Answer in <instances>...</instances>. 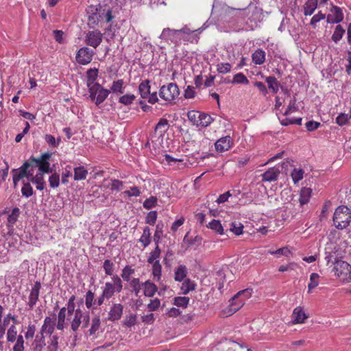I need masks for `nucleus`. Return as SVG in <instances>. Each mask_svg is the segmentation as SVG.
<instances>
[{
	"instance_id": "obj_1",
	"label": "nucleus",
	"mask_w": 351,
	"mask_h": 351,
	"mask_svg": "<svg viewBox=\"0 0 351 351\" xmlns=\"http://www.w3.org/2000/svg\"><path fill=\"white\" fill-rule=\"evenodd\" d=\"M87 16V25L91 29L98 27L104 19L107 23L112 19V10L110 8L106 9L100 3L95 5H89L86 8Z\"/></svg>"
},
{
	"instance_id": "obj_2",
	"label": "nucleus",
	"mask_w": 351,
	"mask_h": 351,
	"mask_svg": "<svg viewBox=\"0 0 351 351\" xmlns=\"http://www.w3.org/2000/svg\"><path fill=\"white\" fill-rule=\"evenodd\" d=\"M351 212L346 206H339L335 211L333 222L335 227L343 230L348 227L350 223Z\"/></svg>"
},
{
	"instance_id": "obj_3",
	"label": "nucleus",
	"mask_w": 351,
	"mask_h": 351,
	"mask_svg": "<svg viewBox=\"0 0 351 351\" xmlns=\"http://www.w3.org/2000/svg\"><path fill=\"white\" fill-rule=\"evenodd\" d=\"M112 282H107L103 288V296L108 300L111 298L114 293H121L123 290V282L119 276L113 275L112 276Z\"/></svg>"
},
{
	"instance_id": "obj_4",
	"label": "nucleus",
	"mask_w": 351,
	"mask_h": 351,
	"mask_svg": "<svg viewBox=\"0 0 351 351\" xmlns=\"http://www.w3.org/2000/svg\"><path fill=\"white\" fill-rule=\"evenodd\" d=\"M334 270L335 274L343 282L351 281V265L347 262L337 261L335 263Z\"/></svg>"
},
{
	"instance_id": "obj_5",
	"label": "nucleus",
	"mask_w": 351,
	"mask_h": 351,
	"mask_svg": "<svg viewBox=\"0 0 351 351\" xmlns=\"http://www.w3.org/2000/svg\"><path fill=\"white\" fill-rule=\"evenodd\" d=\"M180 90L175 83L162 86L159 90V96L167 101H171L178 97Z\"/></svg>"
},
{
	"instance_id": "obj_6",
	"label": "nucleus",
	"mask_w": 351,
	"mask_h": 351,
	"mask_svg": "<svg viewBox=\"0 0 351 351\" xmlns=\"http://www.w3.org/2000/svg\"><path fill=\"white\" fill-rule=\"evenodd\" d=\"M160 38L165 40L166 42L170 41L176 45H180L181 43L182 40H183L184 41L189 40V39H186L184 37L181 38L178 29H170L169 27H166L163 29L160 36Z\"/></svg>"
},
{
	"instance_id": "obj_7",
	"label": "nucleus",
	"mask_w": 351,
	"mask_h": 351,
	"mask_svg": "<svg viewBox=\"0 0 351 351\" xmlns=\"http://www.w3.org/2000/svg\"><path fill=\"white\" fill-rule=\"evenodd\" d=\"M150 85L149 80L143 81L138 86V91L142 98H148V102L155 104L158 101L156 92L150 93Z\"/></svg>"
},
{
	"instance_id": "obj_8",
	"label": "nucleus",
	"mask_w": 351,
	"mask_h": 351,
	"mask_svg": "<svg viewBox=\"0 0 351 351\" xmlns=\"http://www.w3.org/2000/svg\"><path fill=\"white\" fill-rule=\"evenodd\" d=\"M103 34L98 29L88 31L85 36V43L87 45L96 49L102 42Z\"/></svg>"
},
{
	"instance_id": "obj_9",
	"label": "nucleus",
	"mask_w": 351,
	"mask_h": 351,
	"mask_svg": "<svg viewBox=\"0 0 351 351\" xmlns=\"http://www.w3.org/2000/svg\"><path fill=\"white\" fill-rule=\"evenodd\" d=\"M94 51L88 47H84L80 48L76 55L77 62L82 65L87 64L92 61Z\"/></svg>"
},
{
	"instance_id": "obj_10",
	"label": "nucleus",
	"mask_w": 351,
	"mask_h": 351,
	"mask_svg": "<svg viewBox=\"0 0 351 351\" xmlns=\"http://www.w3.org/2000/svg\"><path fill=\"white\" fill-rule=\"evenodd\" d=\"M232 145V138L230 136L221 137L215 143V148L217 152H224L230 149Z\"/></svg>"
},
{
	"instance_id": "obj_11",
	"label": "nucleus",
	"mask_w": 351,
	"mask_h": 351,
	"mask_svg": "<svg viewBox=\"0 0 351 351\" xmlns=\"http://www.w3.org/2000/svg\"><path fill=\"white\" fill-rule=\"evenodd\" d=\"M31 160L34 167L38 168V172L43 174L49 173L52 171V169L50 168V163L48 161H40L36 160V158L32 156Z\"/></svg>"
},
{
	"instance_id": "obj_12",
	"label": "nucleus",
	"mask_w": 351,
	"mask_h": 351,
	"mask_svg": "<svg viewBox=\"0 0 351 351\" xmlns=\"http://www.w3.org/2000/svg\"><path fill=\"white\" fill-rule=\"evenodd\" d=\"M280 170L278 167H271L262 174V181L263 182H274L278 180L280 175Z\"/></svg>"
},
{
	"instance_id": "obj_13",
	"label": "nucleus",
	"mask_w": 351,
	"mask_h": 351,
	"mask_svg": "<svg viewBox=\"0 0 351 351\" xmlns=\"http://www.w3.org/2000/svg\"><path fill=\"white\" fill-rule=\"evenodd\" d=\"M123 306L121 304H114L109 311L108 319L111 321L119 320L123 314Z\"/></svg>"
},
{
	"instance_id": "obj_14",
	"label": "nucleus",
	"mask_w": 351,
	"mask_h": 351,
	"mask_svg": "<svg viewBox=\"0 0 351 351\" xmlns=\"http://www.w3.org/2000/svg\"><path fill=\"white\" fill-rule=\"evenodd\" d=\"M30 167H34L31 159L23 163V165L18 169L17 173L20 175L22 178L25 177L29 181V179L32 176V172H30L31 171H29Z\"/></svg>"
},
{
	"instance_id": "obj_15",
	"label": "nucleus",
	"mask_w": 351,
	"mask_h": 351,
	"mask_svg": "<svg viewBox=\"0 0 351 351\" xmlns=\"http://www.w3.org/2000/svg\"><path fill=\"white\" fill-rule=\"evenodd\" d=\"M331 12H333L334 18L332 20H330V15H328L327 17V22L330 23H339L343 19V14L340 8L333 5Z\"/></svg>"
},
{
	"instance_id": "obj_16",
	"label": "nucleus",
	"mask_w": 351,
	"mask_h": 351,
	"mask_svg": "<svg viewBox=\"0 0 351 351\" xmlns=\"http://www.w3.org/2000/svg\"><path fill=\"white\" fill-rule=\"evenodd\" d=\"M293 324H302L307 319V315L300 307H296L292 315Z\"/></svg>"
},
{
	"instance_id": "obj_17",
	"label": "nucleus",
	"mask_w": 351,
	"mask_h": 351,
	"mask_svg": "<svg viewBox=\"0 0 351 351\" xmlns=\"http://www.w3.org/2000/svg\"><path fill=\"white\" fill-rule=\"evenodd\" d=\"M29 182L36 184V189L39 191H43L45 186V182L44 180V174L38 172L35 176L32 174L29 179Z\"/></svg>"
},
{
	"instance_id": "obj_18",
	"label": "nucleus",
	"mask_w": 351,
	"mask_h": 351,
	"mask_svg": "<svg viewBox=\"0 0 351 351\" xmlns=\"http://www.w3.org/2000/svg\"><path fill=\"white\" fill-rule=\"evenodd\" d=\"M206 28V23H204L201 27L196 29H191L188 25H184L182 29H178V33L181 38L184 37L186 39H189L186 36H189L191 34H195L196 32H198L200 34L204 29Z\"/></svg>"
},
{
	"instance_id": "obj_19",
	"label": "nucleus",
	"mask_w": 351,
	"mask_h": 351,
	"mask_svg": "<svg viewBox=\"0 0 351 351\" xmlns=\"http://www.w3.org/2000/svg\"><path fill=\"white\" fill-rule=\"evenodd\" d=\"M83 318V311L80 308L75 311L74 317L71 322V327L73 331L75 332L78 330Z\"/></svg>"
},
{
	"instance_id": "obj_20",
	"label": "nucleus",
	"mask_w": 351,
	"mask_h": 351,
	"mask_svg": "<svg viewBox=\"0 0 351 351\" xmlns=\"http://www.w3.org/2000/svg\"><path fill=\"white\" fill-rule=\"evenodd\" d=\"M46 346L45 338L43 334L38 333L34 342L32 343L33 349L34 351H42L43 348Z\"/></svg>"
},
{
	"instance_id": "obj_21",
	"label": "nucleus",
	"mask_w": 351,
	"mask_h": 351,
	"mask_svg": "<svg viewBox=\"0 0 351 351\" xmlns=\"http://www.w3.org/2000/svg\"><path fill=\"white\" fill-rule=\"evenodd\" d=\"M318 0H307L304 5V14L311 16L317 7Z\"/></svg>"
},
{
	"instance_id": "obj_22",
	"label": "nucleus",
	"mask_w": 351,
	"mask_h": 351,
	"mask_svg": "<svg viewBox=\"0 0 351 351\" xmlns=\"http://www.w3.org/2000/svg\"><path fill=\"white\" fill-rule=\"evenodd\" d=\"M252 59L255 64H262L265 60V52L261 49H258L252 53Z\"/></svg>"
},
{
	"instance_id": "obj_23",
	"label": "nucleus",
	"mask_w": 351,
	"mask_h": 351,
	"mask_svg": "<svg viewBox=\"0 0 351 351\" xmlns=\"http://www.w3.org/2000/svg\"><path fill=\"white\" fill-rule=\"evenodd\" d=\"M187 275V269L185 265H180L175 269L174 279L176 281H184Z\"/></svg>"
},
{
	"instance_id": "obj_24",
	"label": "nucleus",
	"mask_w": 351,
	"mask_h": 351,
	"mask_svg": "<svg viewBox=\"0 0 351 351\" xmlns=\"http://www.w3.org/2000/svg\"><path fill=\"white\" fill-rule=\"evenodd\" d=\"M312 189L310 188L303 187L300 191V204L301 206H303L307 204L309 201V199L311 196Z\"/></svg>"
},
{
	"instance_id": "obj_25",
	"label": "nucleus",
	"mask_w": 351,
	"mask_h": 351,
	"mask_svg": "<svg viewBox=\"0 0 351 351\" xmlns=\"http://www.w3.org/2000/svg\"><path fill=\"white\" fill-rule=\"evenodd\" d=\"M138 241L142 244L143 247H147L151 243V232L148 226L143 228V232Z\"/></svg>"
},
{
	"instance_id": "obj_26",
	"label": "nucleus",
	"mask_w": 351,
	"mask_h": 351,
	"mask_svg": "<svg viewBox=\"0 0 351 351\" xmlns=\"http://www.w3.org/2000/svg\"><path fill=\"white\" fill-rule=\"evenodd\" d=\"M142 286L144 289V295L147 297H152L157 291L156 285L149 281H146Z\"/></svg>"
},
{
	"instance_id": "obj_27",
	"label": "nucleus",
	"mask_w": 351,
	"mask_h": 351,
	"mask_svg": "<svg viewBox=\"0 0 351 351\" xmlns=\"http://www.w3.org/2000/svg\"><path fill=\"white\" fill-rule=\"evenodd\" d=\"M10 319H12V321L16 324L17 323L16 318L12 315L11 313H8L3 319V324H0V339H2L5 335L6 326L10 323Z\"/></svg>"
},
{
	"instance_id": "obj_28",
	"label": "nucleus",
	"mask_w": 351,
	"mask_h": 351,
	"mask_svg": "<svg viewBox=\"0 0 351 351\" xmlns=\"http://www.w3.org/2000/svg\"><path fill=\"white\" fill-rule=\"evenodd\" d=\"M98 69L96 68L90 69L86 71L87 82L86 86L98 84L95 80L98 76Z\"/></svg>"
},
{
	"instance_id": "obj_29",
	"label": "nucleus",
	"mask_w": 351,
	"mask_h": 351,
	"mask_svg": "<svg viewBox=\"0 0 351 351\" xmlns=\"http://www.w3.org/2000/svg\"><path fill=\"white\" fill-rule=\"evenodd\" d=\"M88 175V171L83 166L74 168V180H85Z\"/></svg>"
},
{
	"instance_id": "obj_30",
	"label": "nucleus",
	"mask_w": 351,
	"mask_h": 351,
	"mask_svg": "<svg viewBox=\"0 0 351 351\" xmlns=\"http://www.w3.org/2000/svg\"><path fill=\"white\" fill-rule=\"evenodd\" d=\"M265 81L268 85V88L272 90L274 93L278 91L280 83L276 78L274 76H269L265 78Z\"/></svg>"
},
{
	"instance_id": "obj_31",
	"label": "nucleus",
	"mask_w": 351,
	"mask_h": 351,
	"mask_svg": "<svg viewBox=\"0 0 351 351\" xmlns=\"http://www.w3.org/2000/svg\"><path fill=\"white\" fill-rule=\"evenodd\" d=\"M110 90L103 88L101 85L96 99V105L98 106L103 103L110 94Z\"/></svg>"
},
{
	"instance_id": "obj_32",
	"label": "nucleus",
	"mask_w": 351,
	"mask_h": 351,
	"mask_svg": "<svg viewBox=\"0 0 351 351\" xmlns=\"http://www.w3.org/2000/svg\"><path fill=\"white\" fill-rule=\"evenodd\" d=\"M195 288V284L193 281L189 278L185 279L181 286L182 293L184 295L189 293V291L194 290Z\"/></svg>"
},
{
	"instance_id": "obj_33",
	"label": "nucleus",
	"mask_w": 351,
	"mask_h": 351,
	"mask_svg": "<svg viewBox=\"0 0 351 351\" xmlns=\"http://www.w3.org/2000/svg\"><path fill=\"white\" fill-rule=\"evenodd\" d=\"M20 209L17 207L14 208L8 217V226H12L18 220L20 215Z\"/></svg>"
},
{
	"instance_id": "obj_34",
	"label": "nucleus",
	"mask_w": 351,
	"mask_h": 351,
	"mask_svg": "<svg viewBox=\"0 0 351 351\" xmlns=\"http://www.w3.org/2000/svg\"><path fill=\"white\" fill-rule=\"evenodd\" d=\"M319 275L317 273H312L310 275V282L308 285V292L310 293L313 289H315L319 283Z\"/></svg>"
},
{
	"instance_id": "obj_35",
	"label": "nucleus",
	"mask_w": 351,
	"mask_h": 351,
	"mask_svg": "<svg viewBox=\"0 0 351 351\" xmlns=\"http://www.w3.org/2000/svg\"><path fill=\"white\" fill-rule=\"evenodd\" d=\"M163 227L164 224L162 222L158 223L156 226V230L154 235V241L156 245H159L160 239L163 235Z\"/></svg>"
},
{
	"instance_id": "obj_36",
	"label": "nucleus",
	"mask_w": 351,
	"mask_h": 351,
	"mask_svg": "<svg viewBox=\"0 0 351 351\" xmlns=\"http://www.w3.org/2000/svg\"><path fill=\"white\" fill-rule=\"evenodd\" d=\"M344 34L345 29L343 28V27L341 25H337L335 27L333 34L332 35V40L335 43H337L342 38Z\"/></svg>"
},
{
	"instance_id": "obj_37",
	"label": "nucleus",
	"mask_w": 351,
	"mask_h": 351,
	"mask_svg": "<svg viewBox=\"0 0 351 351\" xmlns=\"http://www.w3.org/2000/svg\"><path fill=\"white\" fill-rule=\"evenodd\" d=\"M200 112L196 110H190L187 113V117L193 125L198 127L200 121Z\"/></svg>"
},
{
	"instance_id": "obj_38",
	"label": "nucleus",
	"mask_w": 351,
	"mask_h": 351,
	"mask_svg": "<svg viewBox=\"0 0 351 351\" xmlns=\"http://www.w3.org/2000/svg\"><path fill=\"white\" fill-rule=\"evenodd\" d=\"M244 300L240 298L237 301H233V298L231 299L229 313L233 314L239 311L244 304Z\"/></svg>"
},
{
	"instance_id": "obj_39",
	"label": "nucleus",
	"mask_w": 351,
	"mask_h": 351,
	"mask_svg": "<svg viewBox=\"0 0 351 351\" xmlns=\"http://www.w3.org/2000/svg\"><path fill=\"white\" fill-rule=\"evenodd\" d=\"M200 121L199 123V126L201 127H208L213 121L214 119L208 114L204 112H200Z\"/></svg>"
},
{
	"instance_id": "obj_40",
	"label": "nucleus",
	"mask_w": 351,
	"mask_h": 351,
	"mask_svg": "<svg viewBox=\"0 0 351 351\" xmlns=\"http://www.w3.org/2000/svg\"><path fill=\"white\" fill-rule=\"evenodd\" d=\"M252 289L250 288L240 291L233 297V301H237L240 298L244 300L245 301L252 295Z\"/></svg>"
},
{
	"instance_id": "obj_41",
	"label": "nucleus",
	"mask_w": 351,
	"mask_h": 351,
	"mask_svg": "<svg viewBox=\"0 0 351 351\" xmlns=\"http://www.w3.org/2000/svg\"><path fill=\"white\" fill-rule=\"evenodd\" d=\"M134 274V269L130 265H126L123 269L121 274V278L124 281L130 282V276Z\"/></svg>"
},
{
	"instance_id": "obj_42",
	"label": "nucleus",
	"mask_w": 351,
	"mask_h": 351,
	"mask_svg": "<svg viewBox=\"0 0 351 351\" xmlns=\"http://www.w3.org/2000/svg\"><path fill=\"white\" fill-rule=\"evenodd\" d=\"M21 193L25 197H29L34 194V190L29 182L23 181V186L21 189Z\"/></svg>"
},
{
	"instance_id": "obj_43",
	"label": "nucleus",
	"mask_w": 351,
	"mask_h": 351,
	"mask_svg": "<svg viewBox=\"0 0 351 351\" xmlns=\"http://www.w3.org/2000/svg\"><path fill=\"white\" fill-rule=\"evenodd\" d=\"M87 87L88 88L89 97L90 98L91 101H94L96 104L97 96L98 95L100 84H93L87 86Z\"/></svg>"
},
{
	"instance_id": "obj_44",
	"label": "nucleus",
	"mask_w": 351,
	"mask_h": 351,
	"mask_svg": "<svg viewBox=\"0 0 351 351\" xmlns=\"http://www.w3.org/2000/svg\"><path fill=\"white\" fill-rule=\"evenodd\" d=\"M95 293L90 290H88L85 296V304L87 308H95Z\"/></svg>"
},
{
	"instance_id": "obj_45",
	"label": "nucleus",
	"mask_w": 351,
	"mask_h": 351,
	"mask_svg": "<svg viewBox=\"0 0 351 351\" xmlns=\"http://www.w3.org/2000/svg\"><path fill=\"white\" fill-rule=\"evenodd\" d=\"M160 252L161 251L159 247V245H156L155 249L149 253V257L147 258V262L149 264H152L156 263V261H159L158 258L160 256Z\"/></svg>"
},
{
	"instance_id": "obj_46",
	"label": "nucleus",
	"mask_w": 351,
	"mask_h": 351,
	"mask_svg": "<svg viewBox=\"0 0 351 351\" xmlns=\"http://www.w3.org/2000/svg\"><path fill=\"white\" fill-rule=\"evenodd\" d=\"M243 226L240 222L233 221L230 224V230L235 235H241L243 233Z\"/></svg>"
},
{
	"instance_id": "obj_47",
	"label": "nucleus",
	"mask_w": 351,
	"mask_h": 351,
	"mask_svg": "<svg viewBox=\"0 0 351 351\" xmlns=\"http://www.w3.org/2000/svg\"><path fill=\"white\" fill-rule=\"evenodd\" d=\"M304 171L302 169H293L291 173L292 180L295 184L302 180Z\"/></svg>"
},
{
	"instance_id": "obj_48",
	"label": "nucleus",
	"mask_w": 351,
	"mask_h": 351,
	"mask_svg": "<svg viewBox=\"0 0 351 351\" xmlns=\"http://www.w3.org/2000/svg\"><path fill=\"white\" fill-rule=\"evenodd\" d=\"M208 227L219 234H223V228L219 220L213 219L209 223Z\"/></svg>"
},
{
	"instance_id": "obj_49",
	"label": "nucleus",
	"mask_w": 351,
	"mask_h": 351,
	"mask_svg": "<svg viewBox=\"0 0 351 351\" xmlns=\"http://www.w3.org/2000/svg\"><path fill=\"white\" fill-rule=\"evenodd\" d=\"M189 298L185 296L176 297L173 299V304L179 307H186L189 302Z\"/></svg>"
},
{
	"instance_id": "obj_50",
	"label": "nucleus",
	"mask_w": 351,
	"mask_h": 351,
	"mask_svg": "<svg viewBox=\"0 0 351 351\" xmlns=\"http://www.w3.org/2000/svg\"><path fill=\"white\" fill-rule=\"evenodd\" d=\"M136 96L133 94H126L119 97V102L125 106L130 105L135 100Z\"/></svg>"
},
{
	"instance_id": "obj_51",
	"label": "nucleus",
	"mask_w": 351,
	"mask_h": 351,
	"mask_svg": "<svg viewBox=\"0 0 351 351\" xmlns=\"http://www.w3.org/2000/svg\"><path fill=\"white\" fill-rule=\"evenodd\" d=\"M17 335L16 327L14 324L12 325L7 331V340L8 342H14L16 341Z\"/></svg>"
},
{
	"instance_id": "obj_52",
	"label": "nucleus",
	"mask_w": 351,
	"mask_h": 351,
	"mask_svg": "<svg viewBox=\"0 0 351 351\" xmlns=\"http://www.w3.org/2000/svg\"><path fill=\"white\" fill-rule=\"evenodd\" d=\"M39 293L37 291H31L30 294L29 295V301H28V306L29 309H32L34 306L36 305V302L38 300L39 298Z\"/></svg>"
},
{
	"instance_id": "obj_53",
	"label": "nucleus",
	"mask_w": 351,
	"mask_h": 351,
	"mask_svg": "<svg viewBox=\"0 0 351 351\" xmlns=\"http://www.w3.org/2000/svg\"><path fill=\"white\" fill-rule=\"evenodd\" d=\"M110 89L113 93H123L124 89L123 80H118L117 81H114Z\"/></svg>"
},
{
	"instance_id": "obj_54",
	"label": "nucleus",
	"mask_w": 351,
	"mask_h": 351,
	"mask_svg": "<svg viewBox=\"0 0 351 351\" xmlns=\"http://www.w3.org/2000/svg\"><path fill=\"white\" fill-rule=\"evenodd\" d=\"M100 318L99 317L97 316L93 318L92 323H91V327L89 330V335H95V332L99 329L100 328Z\"/></svg>"
},
{
	"instance_id": "obj_55",
	"label": "nucleus",
	"mask_w": 351,
	"mask_h": 351,
	"mask_svg": "<svg viewBox=\"0 0 351 351\" xmlns=\"http://www.w3.org/2000/svg\"><path fill=\"white\" fill-rule=\"evenodd\" d=\"M168 128V120L166 119H160L155 126V132L160 130V132L164 133Z\"/></svg>"
},
{
	"instance_id": "obj_56",
	"label": "nucleus",
	"mask_w": 351,
	"mask_h": 351,
	"mask_svg": "<svg viewBox=\"0 0 351 351\" xmlns=\"http://www.w3.org/2000/svg\"><path fill=\"white\" fill-rule=\"evenodd\" d=\"M152 264V274L154 275V278H157L158 280L161 276V271H162V266L160 264L159 261H156L154 263Z\"/></svg>"
},
{
	"instance_id": "obj_57",
	"label": "nucleus",
	"mask_w": 351,
	"mask_h": 351,
	"mask_svg": "<svg viewBox=\"0 0 351 351\" xmlns=\"http://www.w3.org/2000/svg\"><path fill=\"white\" fill-rule=\"evenodd\" d=\"M232 83L247 84L249 83V81L244 74L239 73L234 76Z\"/></svg>"
},
{
	"instance_id": "obj_58",
	"label": "nucleus",
	"mask_w": 351,
	"mask_h": 351,
	"mask_svg": "<svg viewBox=\"0 0 351 351\" xmlns=\"http://www.w3.org/2000/svg\"><path fill=\"white\" fill-rule=\"evenodd\" d=\"M49 185L51 188L55 189L59 186L60 176L57 173L51 174L49 178Z\"/></svg>"
},
{
	"instance_id": "obj_59",
	"label": "nucleus",
	"mask_w": 351,
	"mask_h": 351,
	"mask_svg": "<svg viewBox=\"0 0 351 351\" xmlns=\"http://www.w3.org/2000/svg\"><path fill=\"white\" fill-rule=\"evenodd\" d=\"M103 267L106 275H112L114 271V263L110 260H105Z\"/></svg>"
},
{
	"instance_id": "obj_60",
	"label": "nucleus",
	"mask_w": 351,
	"mask_h": 351,
	"mask_svg": "<svg viewBox=\"0 0 351 351\" xmlns=\"http://www.w3.org/2000/svg\"><path fill=\"white\" fill-rule=\"evenodd\" d=\"M269 253L271 254H275L278 257H279L280 256H285L287 257L291 254V251H290V250L287 247H282V248H279V249H278L276 251H271V250H269Z\"/></svg>"
},
{
	"instance_id": "obj_61",
	"label": "nucleus",
	"mask_w": 351,
	"mask_h": 351,
	"mask_svg": "<svg viewBox=\"0 0 351 351\" xmlns=\"http://www.w3.org/2000/svg\"><path fill=\"white\" fill-rule=\"evenodd\" d=\"M58 346V337L57 335H52L49 342L47 347L49 351H57Z\"/></svg>"
},
{
	"instance_id": "obj_62",
	"label": "nucleus",
	"mask_w": 351,
	"mask_h": 351,
	"mask_svg": "<svg viewBox=\"0 0 351 351\" xmlns=\"http://www.w3.org/2000/svg\"><path fill=\"white\" fill-rule=\"evenodd\" d=\"M15 345L13 347V351H23L24 350V339L21 335H19L16 339Z\"/></svg>"
},
{
	"instance_id": "obj_63",
	"label": "nucleus",
	"mask_w": 351,
	"mask_h": 351,
	"mask_svg": "<svg viewBox=\"0 0 351 351\" xmlns=\"http://www.w3.org/2000/svg\"><path fill=\"white\" fill-rule=\"evenodd\" d=\"M351 118V114L348 115L347 114L341 113L337 116L336 118V123L339 125H343L346 124L348 120Z\"/></svg>"
},
{
	"instance_id": "obj_64",
	"label": "nucleus",
	"mask_w": 351,
	"mask_h": 351,
	"mask_svg": "<svg viewBox=\"0 0 351 351\" xmlns=\"http://www.w3.org/2000/svg\"><path fill=\"white\" fill-rule=\"evenodd\" d=\"M217 67V71L223 74L229 73L232 68L231 64L228 62L218 64Z\"/></svg>"
}]
</instances>
